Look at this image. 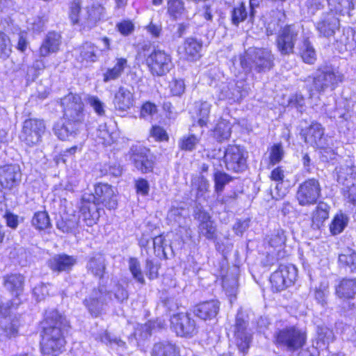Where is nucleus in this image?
Returning <instances> with one entry per match:
<instances>
[{"mask_svg": "<svg viewBox=\"0 0 356 356\" xmlns=\"http://www.w3.org/2000/svg\"><path fill=\"white\" fill-rule=\"evenodd\" d=\"M202 48V43L201 41L193 38H187L184 43L186 58L191 61L199 59L201 56Z\"/></svg>", "mask_w": 356, "mask_h": 356, "instance_id": "72a5a7b5", "label": "nucleus"}, {"mask_svg": "<svg viewBox=\"0 0 356 356\" xmlns=\"http://www.w3.org/2000/svg\"><path fill=\"white\" fill-rule=\"evenodd\" d=\"M329 285L327 282H322L314 290V298L318 304L322 307L327 305V298L329 294Z\"/></svg>", "mask_w": 356, "mask_h": 356, "instance_id": "de8ad7c7", "label": "nucleus"}, {"mask_svg": "<svg viewBox=\"0 0 356 356\" xmlns=\"http://www.w3.org/2000/svg\"><path fill=\"white\" fill-rule=\"evenodd\" d=\"M171 323L177 335L192 337L197 332L195 320L187 314L181 313L174 315Z\"/></svg>", "mask_w": 356, "mask_h": 356, "instance_id": "dca6fc26", "label": "nucleus"}, {"mask_svg": "<svg viewBox=\"0 0 356 356\" xmlns=\"http://www.w3.org/2000/svg\"><path fill=\"white\" fill-rule=\"evenodd\" d=\"M195 219L197 221V233L200 237L203 236L210 241L217 238V228L211 216L206 211L199 209L195 215Z\"/></svg>", "mask_w": 356, "mask_h": 356, "instance_id": "2eb2a0df", "label": "nucleus"}, {"mask_svg": "<svg viewBox=\"0 0 356 356\" xmlns=\"http://www.w3.org/2000/svg\"><path fill=\"white\" fill-rule=\"evenodd\" d=\"M60 38V35L58 33L54 31L48 33L40 48V55L45 57L56 52L61 42Z\"/></svg>", "mask_w": 356, "mask_h": 356, "instance_id": "bb28decb", "label": "nucleus"}, {"mask_svg": "<svg viewBox=\"0 0 356 356\" xmlns=\"http://www.w3.org/2000/svg\"><path fill=\"white\" fill-rule=\"evenodd\" d=\"M230 177L225 172H216L214 174L215 190L218 193L221 192L224 186L230 181Z\"/></svg>", "mask_w": 356, "mask_h": 356, "instance_id": "052dcab7", "label": "nucleus"}, {"mask_svg": "<svg viewBox=\"0 0 356 356\" xmlns=\"http://www.w3.org/2000/svg\"><path fill=\"white\" fill-rule=\"evenodd\" d=\"M270 281L273 289L277 292L281 291L291 286V284H288V282L282 277V274L276 270L271 275Z\"/></svg>", "mask_w": 356, "mask_h": 356, "instance_id": "603ef678", "label": "nucleus"}, {"mask_svg": "<svg viewBox=\"0 0 356 356\" xmlns=\"http://www.w3.org/2000/svg\"><path fill=\"white\" fill-rule=\"evenodd\" d=\"M232 134V124L225 119H221L213 130V137L218 142L228 140Z\"/></svg>", "mask_w": 356, "mask_h": 356, "instance_id": "c9c22d12", "label": "nucleus"}, {"mask_svg": "<svg viewBox=\"0 0 356 356\" xmlns=\"http://www.w3.org/2000/svg\"><path fill=\"white\" fill-rule=\"evenodd\" d=\"M145 63L150 73L156 76L165 75L172 65L170 54L160 49L154 50L148 55Z\"/></svg>", "mask_w": 356, "mask_h": 356, "instance_id": "f8f14e48", "label": "nucleus"}, {"mask_svg": "<svg viewBox=\"0 0 356 356\" xmlns=\"http://www.w3.org/2000/svg\"><path fill=\"white\" fill-rule=\"evenodd\" d=\"M108 298V292L106 287L99 285L92 289L88 296L83 300V303L92 316L97 317L105 312Z\"/></svg>", "mask_w": 356, "mask_h": 356, "instance_id": "9b49d317", "label": "nucleus"}, {"mask_svg": "<svg viewBox=\"0 0 356 356\" xmlns=\"http://www.w3.org/2000/svg\"><path fill=\"white\" fill-rule=\"evenodd\" d=\"M86 268L88 273L102 280L106 269L105 257L101 253H93L88 257Z\"/></svg>", "mask_w": 356, "mask_h": 356, "instance_id": "b1692460", "label": "nucleus"}, {"mask_svg": "<svg viewBox=\"0 0 356 356\" xmlns=\"http://www.w3.org/2000/svg\"><path fill=\"white\" fill-rule=\"evenodd\" d=\"M211 104L207 102H195V113L197 118V124L200 127L207 126L211 111Z\"/></svg>", "mask_w": 356, "mask_h": 356, "instance_id": "4c0bfd02", "label": "nucleus"}, {"mask_svg": "<svg viewBox=\"0 0 356 356\" xmlns=\"http://www.w3.org/2000/svg\"><path fill=\"white\" fill-rule=\"evenodd\" d=\"M80 212V218H82L88 226L95 223L99 216L97 204L93 202H88L82 200Z\"/></svg>", "mask_w": 356, "mask_h": 356, "instance_id": "2f4dec72", "label": "nucleus"}, {"mask_svg": "<svg viewBox=\"0 0 356 356\" xmlns=\"http://www.w3.org/2000/svg\"><path fill=\"white\" fill-rule=\"evenodd\" d=\"M76 259L65 254H55L47 261L48 267L54 272L70 271L76 264Z\"/></svg>", "mask_w": 356, "mask_h": 356, "instance_id": "5701e85b", "label": "nucleus"}, {"mask_svg": "<svg viewBox=\"0 0 356 356\" xmlns=\"http://www.w3.org/2000/svg\"><path fill=\"white\" fill-rule=\"evenodd\" d=\"M131 159L135 167L143 173L153 169L154 163L150 151L145 147L137 148L133 153Z\"/></svg>", "mask_w": 356, "mask_h": 356, "instance_id": "412c9836", "label": "nucleus"}, {"mask_svg": "<svg viewBox=\"0 0 356 356\" xmlns=\"http://www.w3.org/2000/svg\"><path fill=\"white\" fill-rule=\"evenodd\" d=\"M152 356H180L179 348L175 344L168 341H163L154 344Z\"/></svg>", "mask_w": 356, "mask_h": 356, "instance_id": "c85d7f7f", "label": "nucleus"}, {"mask_svg": "<svg viewBox=\"0 0 356 356\" xmlns=\"http://www.w3.org/2000/svg\"><path fill=\"white\" fill-rule=\"evenodd\" d=\"M305 104V98L300 93L292 95L289 99V106L296 108L300 112L302 111Z\"/></svg>", "mask_w": 356, "mask_h": 356, "instance_id": "338daca9", "label": "nucleus"}, {"mask_svg": "<svg viewBox=\"0 0 356 356\" xmlns=\"http://www.w3.org/2000/svg\"><path fill=\"white\" fill-rule=\"evenodd\" d=\"M32 225L38 230H44L51 226L48 213L46 211L35 213L32 220Z\"/></svg>", "mask_w": 356, "mask_h": 356, "instance_id": "37998d69", "label": "nucleus"}, {"mask_svg": "<svg viewBox=\"0 0 356 356\" xmlns=\"http://www.w3.org/2000/svg\"><path fill=\"white\" fill-rule=\"evenodd\" d=\"M299 38V29L295 25H286L278 31L275 44L282 56L294 53V47Z\"/></svg>", "mask_w": 356, "mask_h": 356, "instance_id": "6e6552de", "label": "nucleus"}, {"mask_svg": "<svg viewBox=\"0 0 356 356\" xmlns=\"http://www.w3.org/2000/svg\"><path fill=\"white\" fill-rule=\"evenodd\" d=\"M286 237L282 229L274 230L267 237L268 244L273 248H281L286 242Z\"/></svg>", "mask_w": 356, "mask_h": 356, "instance_id": "09e8293b", "label": "nucleus"}, {"mask_svg": "<svg viewBox=\"0 0 356 356\" xmlns=\"http://www.w3.org/2000/svg\"><path fill=\"white\" fill-rule=\"evenodd\" d=\"M77 60L81 63H95L99 58V49L94 44L86 42L78 49Z\"/></svg>", "mask_w": 356, "mask_h": 356, "instance_id": "cd10ccee", "label": "nucleus"}, {"mask_svg": "<svg viewBox=\"0 0 356 356\" xmlns=\"http://www.w3.org/2000/svg\"><path fill=\"white\" fill-rule=\"evenodd\" d=\"M183 212V209L176 207L171 208L168 213L167 218L170 222L177 223L181 227L184 221Z\"/></svg>", "mask_w": 356, "mask_h": 356, "instance_id": "bf43d9fd", "label": "nucleus"}, {"mask_svg": "<svg viewBox=\"0 0 356 356\" xmlns=\"http://www.w3.org/2000/svg\"><path fill=\"white\" fill-rule=\"evenodd\" d=\"M245 152L238 145H229L224 153V162L226 168L229 171L239 172L247 168Z\"/></svg>", "mask_w": 356, "mask_h": 356, "instance_id": "4468645a", "label": "nucleus"}, {"mask_svg": "<svg viewBox=\"0 0 356 356\" xmlns=\"http://www.w3.org/2000/svg\"><path fill=\"white\" fill-rule=\"evenodd\" d=\"M24 278L20 274H11L3 277L5 288L19 298L23 291Z\"/></svg>", "mask_w": 356, "mask_h": 356, "instance_id": "c756f323", "label": "nucleus"}, {"mask_svg": "<svg viewBox=\"0 0 356 356\" xmlns=\"http://www.w3.org/2000/svg\"><path fill=\"white\" fill-rule=\"evenodd\" d=\"M300 54L303 61L308 64H313L316 59V51L308 39L304 40L300 47Z\"/></svg>", "mask_w": 356, "mask_h": 356, "instance_id": "79ce46f5", "label": "nucleus"}, {"mask_svg": "<svg viewBox=\"0 0 356 356\" xmlns=\"http://www.w3.org/2000/svg\"><path fill=\"white\" fill-rule=\"evenodd\" d=\"M87 102L99 115H103L105 113L104 104L96 96H88Z\"/></svg>", "mask_w": 356, "mask_h": 356, "instance_id": "69168bd1", "label": "nucleus"}, {"mask_svg": "<svg viewBox=\"0 0 356 356\" xmlns=\"http://www.w3.org/2000/svg\"><path fill=\"white\" fill-rule=\"evenodd\" d=\"M339 261L347 266L351 272L356 271V252L348 250L347 253L339 254Z\"/></svg>", "mask_w": 356, "mask_h": 356, "instance_id": "3c124183", "label": "nucleus"}, {"mask_svg": "<svg viewBox=\"0 0 356 356\" xmlns=\"http://www.w3.org/2000/svg\"><path fill=\"white\" fill-rule=\"evenodd\" d=\"M1 328L8 338L15 337L18 334L19 320L16 317L3 318L0 323Z\"/></svg>", "mask_w": 356, "mask_h": 356, "instance_id": "58836bf2", "label": "nucleus"}, {"mask_svg": "<svg viewBox=\"0 0 356 356\" xmlns=\"http://www.w3.org/2000/svg\"><path fill=\"white\" fill-rule=\"evenodd\" d=\"M83 200L88 202H95L97 205L103 204L109 209H113L117 206L115 192L113 187L108 184L99 183L95 186V194L85 193Z\"/></svg>", "mask_w": 356, "mask_h": 356, "instance_id": "ddd939ff", "label": "nucleus"}, {"mask_svg": "<svg viewBox=\"0 0 356 356\" xmlns=\"http://www.w3.org/2000/svg\"><path fill=\"white\" fill-rule=\"evenodd\" d=\"M282 274V277L291 285L294 283L298 275V270L293 264H281L276 270Z\"/></svg>", "mask_w": 356, "mask_h": 356, "instance_id": "c03bdc74", "label": "nucleus"}, {"mask_svg": "<svg viewBox=\"0 0 356 356\" xmlns=\"http://www.w3.org/2000/svg\"><path fill=\"white\" fill-rule=\"evenodd\" d=\"M104 11V7L99 3H93L81 10L80 3L73 2L70 17L74 24H79L83 29H90L97 24Z\"/></svg>", "mask_w": 356, "mask_h": 356, "instance_id": "7ed1b4c3", "label": "nucleus"}, {"mask_svg": "<svg viewBox=\"0 0 356 356\" xmlns=\"http://www.w3.org/2000/svg\"><path fill=\"white\" fill-rule=\"evenodd\" d=\"M134 102L133 87L120 86L115 94L113 104L116 110L124 112L134 106Z\"/></svg>", "mask_w": 356, "mask_h": 356, "instance_id": "aec40b11", "label": "nucleus"}, {"mask_svg": "<svg viewBox=\"0 0 356 356\" xmlns=\"http://www.w3.org/2000/svg\"><path fill=\"white\" fill-rule=\"evenodd\" d=\"M273 60L271 51L257 48H250L240 58L241 65L246 72L254 70L259 73L269 70L273 65Z\"/></svg>", "mask_w": 356, "mask_h": 356, "instance_id": "f03ea898", "label": "nucleus"}, {"mask_svg": "<svg viewBox=\"0 0 356 356\" xmlns=\"http://www.w3.org/2000/svg\"><path fill=\"white\" fill-rule=\"evenodd\" d=\"M348 221V219L346 216L342 213L337 214L330 225V232L333 235L340 234L346 227Z\"/></svg>", "mask_w": 356, "mask_h": 356, "instance_id": "49530a36", "label": "nucleus"}, {"mask_svg": "<svg viewBox=\"0 0 356 356\" xmlns=\"http://www.w3.org/2000/svg\"><path fill=\"white\" fill-rule=\"evenodd\" d=\"M64 117L75 124H81L85 117L83 103L79 95L70 93L61 99Z\"/></svg>", "mask_w": 356, "mask_h": 356, "instance_id": "1a4fd4ad", "label": "nucleus"}, {"mask_svg": "<svg viewBox=\"0 0 356 356\" xmlns=\"http://www.w3.org/2000/svg\"><path fill=\"white\" fill-rule=\"evenodd\" d=\"M201 138L194 134H188L182 136L177 142L179 149L186 152H191L196 149L200 142Z\"/></svg>", "mask_w": 356, "mask_h": 356, "instance_id": "ea45409f", "label": "nucleus"}, {"mask_svg": "<svg viewBox=\"0 0 356 356\" xmlns=\"http://www.w3.org/2000/svg\"><path fill=\"white\" fill-rule=\"evenodd\" d=\"M302 136L305 142L313 147L323 149L328 145L324 136V129L319 123H312L309 127L302 131Z\"/></svg>", "mask_w": 356, "mask_h": 356, "instance_id": "f3484780", "label": "nucleus"}, {"mask_svg": "<svg viewBox=\"0 0 356 356\" xmlns=\"http://www.w3.org/2000/svg\"><path fill=\"white\" fill-rule=\"evenodd\" d=\"M321 195V186L315 178L307 179L298 186L296 199L299 205L308 207L315 204Z\"/></svg>", "mask_w": 356, "mask_h": 356, "instance_id": "423d86ee", "label": "nucleus"}, {"mask_svg": "<svg viewBox=\"0 0 356 356\" xmlns=\"http://www.w3.org/2000/svg\"><path fill=\"white\" fill-rule=\"evenodd\" d=\"M21 303L19 298H14L12 301L0 305V316L2 318H9L13 309L16 308Z\"/></svg>", "mask_w": 356, "mask_h": 356, "instance_id": "680f3d73", "label": "nucleus"}, {"mask_svg": "<svg viewBox=\"0 0 356 356\" xmlns=\"http://www.w3.org/2000/svg\"><path fill=\"white\" fill-rule=\"evenodd\" d=\"M12 51V44L10 38L4 33L0 32V58H8Z\"/></svg>", "mask_w": 356, "mask_h": 356, "instance_id": "5fc2aeb1", "label": "nucleus"}, {"mask_svg": "<svg viewBox=\"0 0 356 356\" xmlns=\"http://www.w3.org/2000/svg\"><path fill=\"white\" fill-rule=\"evenodd\" d=\"M97 339L106 345L112 346L115 344L118 346H123L124 345V341L115 337H112L107 331H104L102 333L99 334L97 337Z\"/></svg>", "mask_w": 356, "mask_h": 356, "instance_id": "e2e57ef3", "label": "nucleus"}, {"mask_svg": "<svg viewBox=\"0 0 356 356\" xmlns=\"http://www.w3.org/2000/svg\"><path fill=\"white\" fill-rule=\"evenodd\" d=\"M334 174L339 184H349L356 179V166L353 161L349 158L339 163L335 167Z\"/></svg>", "mask_w": 356, "mask_h": 356, "instance_id": "6ab92c4d", "label": "nucleus"}, {"mask_svg": "<svg viewBox=\"0 0 356 356\" xmlns=\"http://www.w3.org/2000/svg\"><path fill=\"white\" fill-rule=\"evenodd\" d=\"M275 343L289 351L302 348L306 341V334L295 325L277 329L274 334Z\"/></svg>", "mask_w": 356, "mask_h": 356, "instance_id": "20e7f679", "label": "nucleus"}, {"mask_svg": "<svg viewBox=\"0 0 356 356\" xmlns=\"http://www.w3.org/2000/svg\"><path fill=\"white\" fill-rule=\"evenodd\" d=\"M248 323L245 319L243 314L241 312H238L233 325V332L236 345L243 355L247 353L252 342V331L248 329Z\"/></svg>", "mask_w": 356, "mask_h": 356, "instance_id": "9d476101", "label": "nucleus"}, {"mask_svg": "<svg viewBox=\"0 0 356 356\" xmlns=\"http://www.w3.org/2000/svg\"><path fill=\"white\" fill-rule=\"evenodd\" d=\"M184 6L182 0H168V13L173 18H178L184 12Z\"/></svg>", "mask_w": 356, "mask_h": 356, "instance_id": "864d4df0", "label": "nucleus"}, {"mask_svg": "<svg viewBox=\"0 0 356 356\" xmlns=\"http://www.w3.org/2000/svg\"><path fill=\"white\" fill-rule=\"evenodd\" d=\"M343 195L349 202L355 203L356 202V184L355 181L349 183V184L342 185Z\"/></svg>", "mask_w": 356, "mask_h": 356, "instance_id": "0e129e2a", "label": "nucleus"}, {"mask_svg": "<svg viewBox=\"0 0 356 356\" xmlns=\"http://www.w3.org/2000/svg\"><path fill=\"white\" fill-rule=\"evenodd\" d=\"M22 173L17 165L0 166V185L5 189H12L19 184Z\"/></svg>", "mask_w": 356, "mask_h": 356, "instance_id": "a211bd4d", "label": "nucleus"}, {"mask_svg": "<svg viewBox=\"0 0 356 356\" xmlns=\"http://www.w3.org/2000/svg\"><path fill=\"white\" fill-rule=\"evenodd\" d=\"M245 97L244 90H236L234 84L227 85L222 88L220 98L228 99L234 102L239 101Z\"/></svg>", "mask_w": 356, "mask_h": 356, "instance_id": "a19ab883", "label": "nucleus"}, {"mask_svg": "<svg viewBox=\"0 0 356 356\" xmlns=\"http://www.w3.org/2000/svg\"><path fill=\"white\" fill-rule=\"evenodd\" d=\"M45 129L43 120L37 118L27 119L23 122L19 138L26 145L33 147L41 141Z\"/></svg>", "mask_w": 356, "mask_h": 356, "instance_id": "0eeeda50", "label": "nucleus"}, {"mask_svg": "<svg viewBox=\"0 0 356 356\" xmlns=\"http://www.w3.org/2000/svg\"><path fill=\"white\" fill-rule=\"evenodd\" d=\"M330 206L323 202H321L316 207L312 215V227L314 229H319L328 219Z\"/></svg>", "mask_w": 356, "mask_h": 356, "instance_id": "7c9ffc66", "label": "nucleus"}, {"mask_svg": "<svg viewBox=\"0 0 356 356\" xmlns=\"http://www.w3.org/2000/svg\"><path fill=\"white\" fill-rule=\"evenodd\" d=\"M129 269L135 280L141 284H145L143 273L142 272L139 261L134 257L129 259Z\"/></svg>", "mask_w": 356, "mask_h": 356, "instance_id": "a18cd8bd", "label": "nucleus"}, {"mask_svg": "<svg viewBox=\"0 0 356 356\" xmlns=\"http://www.w3.org/2000/svg\"><path fill=\"white\" fill-rule=\"evenodd\" d=\"M343 79V75L338 70L326 67L314 73L312 84L316 91L321 92L327 89L334 90Z\"/></svg>", "mask_w": 356, "mask_h": 356, "instance_id": "39448f33", "label": "nucleus"}, {"mask_svg": "<svg viewBox=\"0 0 356 356\" xmlns=\"http://www.w3.org/2000/svg\"><path fill=\"white\" fill-rule=\"evenodd\" d=\"M79 124L66 120L63 123H57L54 128L55 134L62 140H72L78 135Z\"/></svg>", "mask_w": 356, "mask_h": 356, "instance_id": "a878e982", "label": "nucleus"}, {"mask_svg": "<svg viewBox=\"0 0 356 356\" xmlns=\"http://www.w3.org/2000/svg\"><path fill=\"white\" fill-rule=\"evenodd\" d=\"M97 136L104 145H110L113 143V134L108 130L106 124H101L97 132Z\"/></svg>", "mask_w": 356, "mask_h": 356, "instance_id": "6e6d98bb", "label": "nucleus"}, {"mask_svg": "<svg viewBox=\"0 0 356 356\" xmlns=\"http://www.w3.org/2000/svg\"><path fill=\"white\" fill-rule=\"evenodd\" d=\"M78 219L75 216H72L69 218H63L58 220L56 227L58 229L64 233L72 232L78 227Z\"/></svg>", "mask_w": 356, "mask_h": 356, "instance_id": "8fccbe9b", "label": "nucleus"}, {"mask_svg": "<svg viewBox=\"0 0 356 356\" xmlns=\"http://www.w3.org/2000/svg\"><path fill=\"white\" fill-rule=\"evenodd\" d=\"M284 156V149L281 144H275L270 152V164L274 165L282 161Z\"/></svg>", "mask_w": 356, "mask_h": 356, "instance_id": "13d9d810", "label": "nucleus"}, {"mask_svg": "<svg viewBox=\"0 0 356 356\" xmlns=\"http://www.w3.org/2000/svg\"><path fill=\"white\" fill-rule=\"evenodd\" d=\"M330 13L334 15L349 14L353 9L354 4L353 0H327Z\"/></svg>", "mask_w": 356, "mask_h": 356, "instance_id": "f704fd0d", "label": "nucleus"}, {"mask_svg": "<svg viewBox=\"0 0 356 356\" xmlns=\"http://www.w3.org/2000/svg\"><path fill=\"white\" fill-rule=\"evenodd\" d=\"M70 327L69 321L56 309L46 311L41 334L42 353L44 355L62 353L66 345L65 334Z\"/></svg>", "mask_w": 356, "mask_h": 356, "instance_id": "f257e3e1", "label": "nucleus"}, {"mask_svg": "<svg viewBox=\"0 0 356 356\" xmlns=\"http://www.w3.org/2000/svg\"><path fill=\"white\" fill-rule=\"evenodd\" d=\"M316 27L321 35L330 38L339 29V19L332 13H326L316 23Z\"/></svg>", "mask_w": 356, "mask_h": 356, "instance_id": "4be33fe9", "label": "nucleus"}, {"mask_svg": "<svg viewBox=\"0 0 356 356\" xmlns=\"http://www.w3.org/2000/svg\"><path fill=\"white\" fill-rule=\"evenodd\" d=\"M247 15L245 6L243 3H241L239 6L234 8L232 12V23L238 26L240 22L246 19Z\"/></svg>", "mask_w": 356, "mask_h": 356, "instance_id": "4d7b16f0", "label": "nucleus"}, {"mask_svg": "<svg viewBox=\"0 0 356 356\" xmlns=\"http://www.w3.org/2000/svg\"><path fill=\"white\" fill-rule=\"evenodd\" d=\"M316 334V343L319 348H326L335 339L332 330L325 325L317 326Z\"/></svg>", "mask_w": 356, "mask_h": 356, "instance_id": "e433bc0d", "label": "nucleus"}, {"mask_svg": "<svg viewBox=\"0 0 356 356\" xmlns=\"http://www.w3.org/2000/svg\"><path fill=\"white\" fill-rule=\"evenodd\" d=\"M219 307L220 302L216 300L206 301L195 306L194 314L202 320H211L216 316Z\"/></svg>", "mask_w": 356, "mask_h": 356, "instance_id": "393cba45", "label": "nucleus"}, {"mask_svg": "<svg viewBox=\"0 0 356 356\" xmlns=\"http://www.w3.org/2000/svg\"><path fill=\"white\" fill-rule=\"evenodd\" d=\"M336 294L340 298L351 299L356 294V280L343 279L336 286Z\"/></svg>", "mask_w": 356, "mask_h": 356, "instance_id": "473e14b6", "label": "nucleus"}, {"mask_svg": "<svg viewBox=\"0 0 356 356\" xmlns=\"http://www.w3.org/2000/svg\"><path fill=\"white\" fill-rule=\"evenodd\" d=\"M48 285L49 284L40 283L33 288V294L37 301H40L48 296Z\"/></svg>", "mask_w": 356, "mask_h": 356, "instance_id": "774afa93", "label": "nucleus"}]
</instances>
